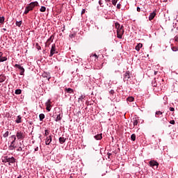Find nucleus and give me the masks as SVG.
<instances>
[{
  "label": "nucleus",
  "mask_w": 178,
  "mask_h": 178,
  "mask_svg": "<svg viewBox=\"0 0 178 178\" xmlns=\"http://www.w3.org/2000/svg\"><path fill=\"white\" fill-rule=\"evenodd\" d=\"M1 159L3 163H8L9 166H10L11 163H15V162H16V159H15L13 156L9 157L8 156H5L2 157Z\"/></svg>",
  "instance_id": "obj_1"
},
{
  "label": "nucleus",
  "mask_w": 178,
  "mask_h": 178,
  "mask_svg": "<svg viewBox=\"0 0 178 178\" xmlns=\"http://www.w3.org/2000/svg\"><path fill=\"white\" fill-rule=\"evenodd\" d=\"M17 140H24L26 138V133L22 131H17L16 133Z\"/></svg>",
  "instance_id": "obj_2"
},
{
  "label": "nucleus",
  "mask_w": 178,
  "mask_h": 178,
  "mask_svg": "<svg viewBox=\"0 0 178 178\" xmlns=\"http://www.w3.org/2000/svg\"><path fill=\"white\" fill-rule=\"evenodd\" d=\"M124 34V29H123V25L121 26L120 29L117 30V37L118 38L122 39V37Z\"/></svg>",
  "instance_id": "obj_3"
},
{
  "label": "nucleus",
  "mask_w": 178,
  "mask_h": 178,
  "mask_svg": "<svg viewBox=\"0 0 178 178\" xmlns=\"http://www.w3.org/2000/svg\"><path fill=\"white\" fill-rule=\"evenodd\" d=\"M53 118H55L56 122H59L62 119V113L56 112L53 114Z\"/></svg>",
  "instance_id": "obj_4"
},
{
  "label": "nucleus",
  "mask_w": 178,
  "mask_h": 178,
  "mask_svg": "<svg viewBox=\"0 0 178 178\" xmlns=\"http://www.w3.org/2000/svg\"><path fill=\"white\" fill-rule=\"evenodd\" d=\"M149 165L151 168H156V169H158V166H159V163H158V161H155V160H151L149 162Z\"/></svg>",
  "instance_id": "obj_5"
},
{
  "label": "nucleus",
  "mask_w": 178,
  "mask_h": 178,
  "mask_svg": "<svg viewBox=\"0 0 178 178\" xmlns=\"http://www.w3.org/2000/svg\"><path fill=\"white\" fill-rule=\"evenodd\" d=\"M54 38H55V37L54 36V35H51L50 36V38L45 42V47H49V46L51 45V43H52L53 41H54Z\"/></svg>",
  "instance_id": "obj_6"
},
{
  "label": "nucleus",
  "mask_w": 178,
  "mask_h": 178,
  "mask_svg": "<svg viewBox=\"0 0 178 178\" xmlns=\"http://www.w3.org/2000/svg\"><path fill=\"white\" fill-rule=\"evenodd\" d=\"M14 67H17L18 69H19V70H20L19 74L21 76H24V67H22V65H18V64H15L14 65Z\"/></svg>",
  "instance_id": "obj_7"
},
{
  "label": "nucleus",
  "mask_w": 178,
  "mask_h": 178,
  "mask_svg": "<svg viewBox=\"0 0 178 178\" xmlns=\"http://www.w3.org/2000/svg\"><path fill=\"white\" fill-rule=\"evenodd\" d=\"M35 6H38V3L37 1L31 2L26 7H28L31 10H33Z\"/></svg>",
  "instance_id": "obj_8"
},
{
  "label": "nucleus",
  "mask_w": 178,
  "mask_h": 178,
  "mask_svg": "<svg viewBox=\"0 0 178 178\" xmlns=\"http://www.w3.org/2000/svg\"><path fill=\"white\" fill-rule=\"evenodd\" d=\"M54 54H58V52L56 51V46L53 44L50 51V56H54Z\"/></svg>",
  "instance_id": "obj_9"
},
{
  "label": "nucleus",
  "mask_w": 178,
  "mask_h": 178,
  "mask_svg": "<svg viewBox=\"0 0 178 178\" xmlns=\"http://www.w3.org/2000/svg\"><path fill=\"white\" fill-rule=\"evenodd\" d=\"M139 122H140V118L137 117V115H135V117L133 118L134 127L135 126H137V124H138Z\"/></svg>",
  "instance_id": "obj_10"
},
{
  "label": "nucleus",
  "mask_w": 178,
  "mask_h": 178,
  "mask_svg": "<svg viewBox=\"0 0 178 178\" xmlns=\"http://www.w3.org/2000/svg\"><path fill=\"white\" fill-rule=\"evenodd\" d=\"M51 143H52V136H49L46 138L45 144H46V145H49V144H51Z\"/></svg>",
  "instance_id": "obj_11"
},
{
  "label": "nucleus",
  "mask_w": 178,
  "mask_h": 178,
  "mask_svg": "<svg viewBox=\"0 0 178 178\" xmlns=\"http://www.w3.org/2000/svg\"><path fill=\"white\" fill-rule=\"evenodd\" d=\"M129 79H130V72L127 71L124 75V81H129Z\"/></svg>",
  "instance_id": "obj_12"
},
{
  "label": "nucleus",
  "mask_w": 178,
  "mask_h": 178,
  "mask_svg": "<svg viewBox=\"0 0 178 178\" xmlns=\"http://www.w3.org/2000/svg\"><path fill=\"white\" fill-rule=\"evenodd\" d=\"M156 16V11H154L153 13H151L149 16V20L151 22V20H154V18Z\"/></svg>",
  "instance_id": "obj_13"
},
{
  "label": "nucleus",
  "mask_w": 178,
  "mask_h": 178,
  "mask_svg": "<svg viewBox=\"0 0 178 178\" xmlns=\"http://www.w3.org/2000/svg\"><path fill=\"white\" fill-rule=\"evenodd\" d=\"M45 105H46V109H47V111H48L49 112V111H51V100L50 99H49L47 102H46V104H45Z\"/></svg>",
  "instance_id": "obj_14"
},
{
  "label": "nucleus",
  "mask_w": 178,
  "mask_h": 178,
  "mask_svg": "<svg viewBox=\"0 0 178 178\" xmlns=\"http://www.w3.org/2000/svg\"><path fill=\"white\" fill-rule=\"evenodd\" d=\"M2 55H3V53L0 51V62H5L8 60V58H6V56L3 57Z\"/></svg>",
  "instance_id": "obj_15"
},
{
  "label": "nucleus",
  "mask_w": 178,
  "mask_h": 178,
  "mask_svg": "<svg viewBox=\"0 0 178 178\" xmlns=\"http://www.w3.org/2000/svg\"><path fill=\"white\" fill-rule=\"evenodd\" d=\"M42 77H44L49 81L51 79V74H49V72H44L42 74Z\"/></svg>",
  "instance_id": "obj_16"
},
{
  "label": "nucleus",
  "mask_w": 178,
  "mask_h": 178,
  "mask_svg": "<svg viewBox=\"0 0 178 178\" xmlns=\"http://www.w3.org/2000/svg\"><path fill=\"white\" fill-rule=\"evenodd\" d=\"M65 91L66 92H68V94H73V92H74V90H73V89H72V88H66L65 89Z\"/></svg>",
  "instance_id": "obj_17"
},
{
  "label": "nucleus",
  "mask_w": 178,
  "mask_h": 178,
  "mask_svg": "<svg viewBox=\"0 0 178 178\" xmlns=\"http://www.w3.org/2000/svg\"><path fill=\"white\" fill-rule=\"evenodd\" d=\"M94 138H95V140H102V134H99L95 136Z\"/></svg>",
  "instance_id": "obj_18"
},
{
  "label": "nucleus",
  "mask_w": 178,
  "mask_h": 178,
  "mask_svg": "<svg viewBox=\"0 0 178 178\" xmlns=\"http://www.w3.org/2000/svg\"><path fill=\"white\" fill-rule=\"evenodd\" d=\"M140 48H143V44H142V43H138L136 46V47H135V49H136V51H140Z\"/></svg>",
  "instance_id": "obj_19"
},
{
  "label": "nucleus",
  "mask_w": 178,
  "mask_h": 178,
  "mask_svg": "<svg viewBox=\"0 0 178 178\" xmlns=\"http://www.w3.org/2000/svg\"><path fill=\"white\" fill-rule=\"evenodd\" d=\"M58 140H59L60 144H64V143H66V138L63 137H60Z\"/></svg>",
  "instance_id": "obj_20"
},
{
  "label": "nucleus",
  "mask_w": 178,
  "mask_h": 178,
  "mask_svg": "<svg viewBox=\"0 0 178 178\" xmlns=\"http://www.w3.org/2000/svg\"><path fill=\"white\" fill-rule=\"evenodd\" d=\"M5 80H6V76H5V75H0V83H3V81H5Z\"/></svg>",
  "instance_id": "obj_21"
},
{
  "label": "nucleus",
  "mask_w": 178,
  "mask_h": 178,
  "mask_svg": "<svg viewBox=\"0 0 178 178\" xmlns=\"http://www.w3.org/2000/svg\"><path fill=\"white\" fill-rule=\"evenodd\" d=\"M15 123H17V124L22 123V116L18 115V116L17 117V119H16V120H15Z\"/></svg>",
  "instance_id": "obj_22"
},
{
  "label": "nucleus",
  "mask_w": 178,
  "mask_h": 178,
  "mask_svg": "<svg viewBox=\"0 0 178 178\" xmlns=\"http://www.w3.org/2000/svg\"><path fill=\"white\" fill-rule=\"evenodd\" d=\"M86 98V95H82L78 99V102H83V99Z\"/></svg>",
  "instance_id": "obj_23"
},
{
  "label": "nucleus",
  "mask_w": 178,
  "mask_h": 178,
  "mask_svg": "<svg viewBox=\"0 0 178 178\" xmlns=\"http://www.w3.org/2000/svg\"><path fill=\"white\" fill-rule=\"evenodd\" d=\"M127 102H133L134 101V98L133 97H129L127 98Z\"/></svg>",
  "instance_id": "obj_24"
},
{
  "label": "nucleus",
  "mask_w": 178,
  "mask_h": 178,
  "mask_svg": "<svg viewBox=\"0 0 178 178\" xmlns=\"http://www.w3.org/2000/svg\"><path fill=\"white\" fill-rule=\"evenodd\" d=\"M9 151H13V149H16V146H13L12 145H10L8 147Z\"/></svg>",
  "instance_id": "obj_25"
},
{
  "label": "nucleus",
  "mask_w": 178,
  "mask_h": 178,
  "mask_svg": "<svg viewBox=\"0 0 178 178\" xmlns=\"http://www.w3.org/2000/svg\"><path fill=\"white\" fill-rule=\"evenodd\" d=\"M39 118H40V120L42 121L45 118V115L41 113V114L39 115Z\"/></svg>",
  "instance_id": "obj_26"
},
{
  "label": "nucleus",
  "mask_w": 178,
  "mask_h": 178,
  "mask_svg": "<svg viewBox=\"0 0 178 178\" xmlns=\"http://www.w3.org/2000/svg\"><path fill=\"white\" fill-rule=\"evenodd\" d=\"M31 10L26 6V8H25V11L24 13V15H27L29 13V12H30Z\"/></svg>",
  "instance_id": "obj_27"
},
{
  "label": "nucleus",
  "mask_w": 178,
  "mask_h": 178,
  "mask_svg": "<svg viewBox=\"0 0 178 178\" xmlns=\"http://www.w3.org/2000/svg\"><path fill=\"white\" fill-rule=\"evenodd\" d=\"M15 94L17 95H19V94H22V90H20V89L15 90Z\"/></svg>",
  "instance_id": "obj_28"
},
{
  "label": "nucleus",
  "mask_w": 178,
  "mask_h": 178,
  "mask_svg": "<svg viewBox=\"0 0 178 178\" xmlns=\"http://www.w3.org/2000/svg\"><path fill=\"white\" fill-rule=\"evenodd\" d=\"M162 112H156L155 116L156 118H159V116H162Z\"/></svg>",
  "instance_id": "obj_29"
},
{
  "label": "nucleus",
  "mask_w": 178,
  "mask_h": 178,
  "mask_svg": "<svg viewBox=\"0 0 178 178\" xmlns=\"http://www.w3.org/2000/svg\"><path fill=\"white\" fill-rule=\"evenodd\" d=\"M9 136V131H6V133L4 134H3V137L4 138H6V137H8Z\"/></svg>",
  "instance_id": "obj_30"
},
{
  "label": "nucleus",
  "mask_w": 178,
  "mask_h": 178,
  "mask_svg": "<svg viewBox=\"0 0 178 178\" xmlns=\"http://www.w3.org/2000/svg\"><path fill=\"white\" fill-rule=\"evenodd\" d=\"M120 27H122V26H120V24L116 22L115 23V28L117 29V30L120 29Z\"/></svg>",
  "instance_id": "obj_31"
},
{
  "label": "nucleus",
  "mask_w": 178,
  "mask_h": 178,
  "mask_svg": "<svg viewBox=\"0 0 178 178\" xmlns=\"http://www.w3.org/2000/svg\"><path fill=\"white\" fill-rule=\"evenodd\" d=\"M5 22V17H0V23L2 24Z\"/></svg>",
  "instance_id": "obj_32"
},
{
  "label": "nucleus",
  "mask_w": 178,
  "mask_h": 178,
  "mask_svg": "<svg viewBox=\"0 0 178 178\" xmlns=\"http://www.w3.org/2000/svg\"><path fill=\"white\" fill-rule=\"evenodd\" d=\"M131 139L132 141H136V135L134 134H133L131 136Z\"/></svg>",
  "instance_id": "obj_33"
},
{
  "label": "nucleus",
  "mask_w": 178,
  "mask_h": 178,
  "mask_svg": "<svg viewBox=\"0 0 178 178\" xmlns=\"http://www.w3.org/2000/svg\"><path fill=\"white\" fill-rule=\"evenodd\" d=\"M40 10V12H45V10H47V8H45V6H42Z\"/></svg>",
  "instance_id": "obj_34"
},
{
  "label": "nucleus",
  "mask_w": 178,
  "mask_h": 178,
  "mask_svg": "<svg viewBox=\"0 0 178 178\" xmlns=\"http://www.w3.org/2000/svg\"><path fill=\"white\" fill-rule=\"evenodd\" d=\"M35 47L38 51L41 50V46L38 43H35Z\"/></svg>",
  "instance_id": "obj_35"
},
{
  "label": "nucleus",
  "mask_w": 178,
  "mask_h": 178,
  "mask_svg": "<svg viewBox=\"0 0 178 178\" xmlns=\"http://www.w3.org/2000/svg\"><path fill=\"white\" fill-rule=\"evenodd\" d=\"M10 145H13L14 147H16V140H12Z\"/></svg>",
  "instance_id": "obj_36"
},
{
  "label": "nucleus",
  "mask_w": 178,
  "mask_h": 178,
  "mask_svg": "<svg viewBox=\"0 0 178 178\" xmlns=\"http://www.w3.org/2000/svg\"><path fill=\"white\" fill-rule=\"evenodd\" d=\"M16 26L20 27V26H22V21L16 22Z\"/></svg>",
  "instance_id": "obj_37"
},
{
  "label": "nucleus",
  "mask_w": 178,
  "mask_h": 178,
  "mask_svg": "<svg viewBox=\"0 0 178 178\" xmlns=\"http://www.w3.org/2000/svg\"><path fill=\"white\" fill-rule=\"evenodd\" d=\"M49 131H48V129L44 130V136H49Z\"/></svg>",
  "instance_id": "obj_38"
},
{
  "label": "nucleus",
  "mask_w": 178,
  "mask_h": 178,
  "mask_svg": "<svg viewBox=\"0 0 178 178\" xmlns=\"http://www.w3.org/2000/svg\"><path fill=\"white\" fill-rule=\"evenodd\" d=\"M10 138L13 139V140H16V139L17 138L16 135H13L10 136Z\"/></svg>",
  "instance_id": "obj_39"
},
{
  "label": "nucleus",
  "mask_w": 178,
  "mask_h": 178,
  "mask_svg": "<svg viewBox=\"0 0 178 178\" xmlns=\"http://www.w3.org/2000/svg\"><path fill=\"white\" fill-rule=\"evenodd\" d=\"M118 0H113L112 1V3H113V5H114V6H116V3H118Z\"/></svg>",
  "instance_id": "obj_40"
},
{
  "label": "nucleus",
  "mask_w": 178,
  "mask_h": 178,
  "mask_svg": "<svg viewBox=\"0 0 178 178\" xmlns=\"http://www.w3.org/2000/svg\"><path fill=\"white\" fill-rule=\"evenodd\" d=\"M172 50L176 52V51H178V47H172Z\"/></svg>",
  "instance_id": "obj_41"
},
{
  "label": "nucleus",
  "mask_w": 178,
  "mask_h": 178,
  "mask_svg": "<svg viewBox=\"0 0 178 178\" xmlns=\"http://www.w3.org/2000/svg\"><path fill=\"white\" fill-rule=\"evenodd\" d=\"M17 151H18V152H22V151H23V147H22L19 146V147H18V149H17Z\"/></svg>",
  "instance_id": "obj_42"
},
{
  "label": "nucleus",
  "mask_w": 178,
  "mask_h": 178,
  "mask_svg": "<svg viewBox=\"0 0 178 178\" xmlns=\"http://www.w3.org/2000/svg\"><path fill=\"white\" fill-rule=\"evenodd\" d=\"M109 94H111L112 95H113V94H115V91L113 90H111L109 91Z\"/></svg>",
  "instance_id": "obj_43"
},
{
  "label": "nucleus",
  "mask_w": 178,
  "mask_h": 178,
  "mask_svg": "<svg viewBox=\"0 0 178 178\" xmlns=\"http://www.w3.org/2000/svg\"><path fill=\"white\" fill-rule=\"evenodd\" d=\"M170 111L171 112H175V108H173V107H170Z\"/></svg>",
  "instance_id": "obj_44"
},
{
  "label": "nucleus",
  "mask_w": 178,
  "mask_h": 178,
  "mask_svg": "<svg viewBox=\"0 0 178 178\" xmlns=\"http://www.w3.org/2000/svg\"><path fill=\"white\" fill-rule=\"evenodd\" d=\"M175 41L176 42H178V36H175Z\"/></svg>",
  "instance_id": "obj_45"
},
{
  "label": "nucleus",
  "mask_w": 178,
  "mask_h": 178,
  "mask_svg": "<svg viewBox=\"0 0 178 178\" xmlns=\"http://www.w3.org/2000/svg\"><path fill=\"white\" fill-rule=\"evenodd\" d=\"M122 6V5H120V3H118V5H117V8H118V9H120V7Z\"/></svg>",
  "instance_id": "obj_46"
},
{
  "label": "nucleus",
  "mask_w": 178,
  "mask_h": 178,
  "mask_svg": "<svg viewBox=\"0 0 178 178\" xmlns=\"http://www.w3.org/2000/svg\"><path fill=\"white\" fill-rule=\"evenodd\" d=\"M170 124H175V120H171V121H170Z\"/></svg>",
  "instance_id": "obj_47"
},
{
  "label": "nucleus",
  "mask_w": 178,
  "mask_h": 178,
  "mask_svg": "<svg viewBox=\"0 0 178 178\" xmlns=\"http://www.w3.org/2000/svg\"><path fill=\"white\" fill-rule=\"evenodd\" d=\"M137 12H141V8H140V7H137Z\"/></svg>",
  "instance_id": "obj_48"
},
{
  "label": "nucleus",
  "mask_w": 178,
  "mask_h": 178,
  "mask_svg": "<svg viewBox=\"0 0 178 178\" xmlns=\"http://www.w3.org/2000/svg\"><path fill=\"white\" fill-rule=\"evenodd\" d=\"M86 13V10L83 9L81 11V15H84Z\"/></svg>",
  "instance_id": "obj_49"
},
{
  "label": "nucleus",
  "mask_w": 178,
  "mask_h": 178,
  "mask_svg": "<svg viewBox=\"0 0 178 178\" xmlns=\"http://www.w3.org/2000/svg\"><path fill=\"white\" fill-rule=\"evenodd\" d=\"M93 56H95L96 59H98V56L97 54H94Z\"/></svg>",
  "instance_id": "obj_50"
},
{
  "label": "nucleus",
  "mask_w": 178,
  "mask_h": 178,
  "mask_svg": "<svg viewBox=\"0 0 178 178\" xmlns=\"http://www.w3.org/2000/svg\"><path fill=\"white\" fill-rule=\"evenodd\" d=\"M107 155H108V159H109V158H111L110 156L112 155V154H111V153H108V154H107Z\"/></svg>",
  "instance_id": "obj_51"
},
{
  "label": "nucleus",
  "mask_w": 178,
  "mask_h": 178,
  "mask_svg": "<svg viewBox=\"0 0 178 178\" xmlns=\"http://www.w3.org/2000/svg\"><path fill=\"white\" fill-rule=\"evenodd\" d=\"M99 3L100 6H102V3L101 2V1H99Z\"/></svg>",
  "instance_id": "obj_52"
},
{
  "label": "nucleus",
  "mask_w": 178,
  "mask_h": 178,
  "mask_svg": "<svg viewBox=\"0 0 178 178\" xmlns=\"http://www.w3.org/2000/svg\"><path fill=\"white\" fill-rule=\"evenodd\" d=\"M74 35H75L74 34H70V37H71V38H72V37H74Z\"/></svg>",
  "instance_id": "obj_53"
},
{
  "label": "nucleus",
  "mask_w": 178,
  "mask_h": 178,
  "mask_svg": "<svg viewBox=\"0 0 178 178\" xmlns=\"http://www.w3.org/2000/svg\"><path fill=\"white\" fill-rule=\"evenodd\" d=\"M158 74V71H154V74L156 75Z\"/></svg>",
  "instance_id": "obj_54"
},
{
  "label": "nucleus",
  "mask_w": 178,
  "mask_h": 178,
  "mask_svg": "<svg viewBox=\"0 0 178 178\" xmlns=\"http://www.w3.org/2000/svg\"><path fill=\"white\" fill-rule=\"evenodd\" d=\"M163 120H164V122H166V120H168V119L163 118Z\"/></svg>",
  "instance_id": "obj_55"
},
{
  "label": "nucleus",
  "mask_w": 178,
  "mask_h": 178,
  "mask_svg": "<svg viewBox=\"0 0 178 178\" xmlns=\"http://www.w3.org/2000/svg\"><path fill=\"white\" fill-rule=\"evenodd\" d=\"M35 151H38V147L35 148Z\"/></svg>",
  "instance_id": "obj_56"
},
{
  "label": "nucleus",
  "mask_w": 178,
  "mask_h": 178,
  "mask_svg": "<svg viewBox=\"0 0 178 178\" xmlns=\"http://www.w3.org/2000/svg\"><path fill=\"white\" fill-rule=\"evenodd\" d=\"M163 2H168V0H163Z\"/></svg>",
  "instance_id": "obj_57"
},
{
  "label": "nucleus",
  "mask_w": 178,
  "mask_h": 178,
  "mask_svg": "<svg viewBox=\"0 0 178 178\" xmlns=\"http://www.w3.org/2000/svg\"><path fill=\"white\" fill-rule=\"evenodd\" d=\"M17 178H22V175H19V177H17Z\"/></svg>",
  "instance_id": "obj_58"
},
{
  "label": "nucleus",
  "mask_w": 178,
  "mask_h": 178,
  "mask_svg": "<svg viewBox=\"0 0 178 178\" xmlns=\"http://www.w3.org/2000/svg\"><path fill=\"white\" fill-rule=\"evenodd\" d=\"M3 30L4 31H6V29H3Z\"/></svg>",
  "instance_id": "obj_59"
},
{
  "label": "nucleus",
  "mask_w": 178,
  "mask_h": 178,
  "mask_svg": "<svg viewBox=\"0 0 178 178\" xmlns=\"http://www.w3.org/2000/svg\"><path fill=\"white\" fill-rule=\"evenodd\" d=\"M70 178H72V176H70Z\"/></svg>",
  "instance_id": "obj_60"
}]
</instances>
